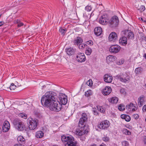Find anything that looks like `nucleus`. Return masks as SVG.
Returning a JSON list of instances; mask_svg holds the SVG:
<instances>
[{
    "mask_svg": "<svg viewBox=\"0 0 146 146\" xmlns=\"http://www.w3.org/2000/svg\"><path fill=\"white\" fill-rule=\"evenodd\" d=\"M56 96L55 92L52 91L47 92L42 96L41 99V103L48 107Z\"/></svg>",
    "mask_w": 146,
    "mask_h": 146,
    "instance_id": "1",
    "label": "nucleus"
},
{
    "mask_svg": "<svg viewBox=\"0 0 146 146\" xmlns=\"http://www.w3.org/2000/svg\"><path fill=\"white\" fill-rule=\"evenodd\" d=\"M62 107L61 104H60V102L57 100V99L56 98L52 102V103L48 108L52 111L57 112L60 110Z\"/></svg>",
    "mask_w": 146,
    "mask_h": 146,
    "instance_id": "2",
    "label": "nucleus"
},
{
    "mask_svg": "<svg viewBox=\"0 0 146 146\" xmlns=\"http://www.w3.org/2000/svg\"><path fill=\"white\" fill-rule=\"evenodd\" d=\"M27 123L29 125V129L31 130H33L37 128L38 121L37 119L29 117L27 119Z\"/></svg>",
    "mask_w": 146,
    "mask_h": 146,
    "instance_id": "3",
    "label": "nucleus"
},
{
    "mask_svg": "<svg viewBox=\"0 0 146 146\" xmlns=\"http://www.w3.org/2000/svg\"><path fill=\"white\" fill-rule=\"evenodd\" d=\"M13 124L15 128L19 131H23L25 127L24 123L21 120L15 119L13 121Z\"/></svg>",
    "mask_w": 146,
    "mask_h": 146,
    "instance_id": "4",
    "label": "nucleus"
},
{
    "mask_svg": "<svg viewBox=\"0 0 146 146\" xmlns=\"http://www.w3.org/2000/svg\"><path fill=\"white\" fill-rule=\"evenodd\" d=\"M108 23L109 26L111 27H117L119 24V20L118 17L114 16L111 18L109 20Z\"/></svg>",
    "mask_w": 146,
    "mask_h": 146,
    "instance_id": "5",
    "label": "nucleus"
},
{
    "mask_svg": "<svg viewBox=\"0 0 146 146\" xmlns=\"http://www.w3.org/2000/svg\"><path fill=\"white\" fill-rule=\"evenodd\" d=\"M61 138L62 142L66 144L65 146H73V140L71 137L63 135Z\"/></svg>",
    "mask_w": 146,
    "mask_h": 146,
    "instance_id": "6",
    "label": "nucleus"
},
{
    "mask_svg": "<svg viewBox=\"0 0 146 146\" xmlns=\"http://www.w3.org/2000/svg\"><path fill=\"white\" fill-rule=\"evenodd\" d=\"M79 128L77 129L75 133V134L78 137L82 136L83 135L87 134L88 133V131L87 129H84V125H80Z\"/></svg>",
    "mask_w": 146,
    "mask_h": 146,
    "instance_id": "7",
    "label": "nucleus"
},
{
    "mask_svg": "<svg viewBox=\"0 0 146 146\" xmlns=\"http://www.w3.org/2000/svg\"><path fill=\"white\" fill-rule=\"evenodd\" d=\"M110 123L109 121L105 120L99 123L97 126L100 129H106L110 126Z\"/></svg>",
    "mask_w": 146,
    "mask_h": 146,
    "instance_id": "8",
    "label": "nucleus"
},
{
    "mask_svg": "<svg viewBox=\"0 0 146 146\" xmlns=\"http://www.w3.org/2000/svg\"><path fill=\"white\" fill-rule=\"evenodd\" d=\"M116 77L121 82L124 83L129 82V76L126 74H122L120 75H117Z\"/></svg>",
    "mask_w": 146,
    "mask_h": 146,
    "instance_id": "9",
    "label": "nucleus"
},
{
    "mask_svg": "<svg viewBox=\"0 0 146 146\" xmlns=\"http://www.w3.org/2000/svg\"><path fill=\"white\" fill-rule=\"evenodd\" d=\"M87 117L86 113H83L82 114V117L80 118L78 124V125L80 127V125H84L85 127V123L87 121Z\"/></svg>",
    "mask_w": 146,
    "mask_h": 146,
    "instance_id": "10",
    "label": "nucleus"
},
{
    "mask_svg": "<svg viewBox=\"0 0 146 146\" xmlns=\"http://www.w3.org/2000/svg\"><path fill=\"white\" fill-rule=\"evenodd\" d=\"M76 59L78 62L82 63L85 61L86 57L83 53H79L76 55Z\"/></svg>",
    "mask_w": 146,
    "mask_h": 146,
    "instance_id": "11",
    "label": "nucleus"
},
{
    "mask_svg": "<svg viewBox=\"0 0 146 146\" xmlns=\"http://www.w3.org/2000/svg\"><path fill=\"white\" fill-rule=\"evenodd\" d=\"M121 49L120 47L117 45L111 46L110 48L109 51L111 52L116 53L118 52Z\"/></svg>",
    "mask_w": 146,
    "mask_h": 146,
    "instance_id": "12",
    "label": "nucleus"
},
{
    "mask_svg": "<svg viewBox=\"0 0 146 146\" xmlns=\"http://www.w3.org/2000/svg\"><path fill=\"white\" fill-rule=\"evenodd\" d=\"M117 36L115 32H112L110 35L109 40L110 42H115L117 40Z\"/></svg>",
    "mask_w": 146,
    "mask_h": 146,
    "instance_id": "13",
    "label": "nucleus"
},
{
    "mask_svg": "<svg viewBox=\"0 0 146 146\" xmlns=\"http://www.w3.org/2000/svg\"><path fill=\"white\" fill-rule=\"evenodd\" d=\"M123 32L124 35L128 38L131 39L134 36L133 33L130 30H125Z\"/></svg>",
    "mask_w": 146,
    "mask_h": 146,
    "instance_id": "14",
    "label": "nucleus"
},
{
    "mask_svg": "<svg viewBox=\"0 0 146 146\" xmlns=\"http://www.w3.org/2000/svg\"><path fill=\"white\" fill-rule=\"evenodd\" d=\"M10 128V125L9 122L7 121H5L3 123V130L4 132H7Z\"/></svg>",
    "mask_w": 146,
    "mask_h": 146,
    "instance_id": "15",
    "label": "nucleus"
},
{
    "mask_svg": "<svg viewBox=\"0 0 146 146\" xmlns=\"http://www.w3.org/2000/svg\"><path fill=\"white\" fill-rule=\"evenodd\" d=\"M111 92V88L106 86L102 91V94L104 95H109Z\"/></svg>",
    "mask_w": 146,
    "mask_h": 146,
    "instance_id": "16",
    "label": "nucleus"
},
{
    "mask_svg": "<svg viewBox=\"0 0 146 146\" xmlns=\"http://www.w3.org/2000/svg\"><path fill=\"white\" fill-rule=\"evenodd\" d=\"M104 81L106 82L110 83L113 80V78L111 76L108 74H106L104 78Z\"/></svg>",
    "mask_w": 146,
    "mask_h": 146,
    "instance_id": "17",
    "label": "nucleus"
},
{
    "mask_svg": "<svg viewBox=\"0 0 146 146\" xmlns=\"http://www.w3.org/2000/svg\"><path fill=\"white\" fill-rule=\"evenodd\" d=\"M108 19L106 17V16L103 15L100 18L99 23L103 25H106L107 23Z\"/></svg>",
    "mask_w": 146,
    "mask_h": 146,
    "instance_id": "18",
    "label": "nucleus"
},
{
    "mask_svg": "<svg viewBox=\"0 0 146 146\" xmlns=\"http://www.w3.org/2000/svg\"><path fill=\"white\" fill-rule=\"evenodd\" d=\"M145 98V97L144 96H141L138 98V104L139 107H141L144 104Z\"/></svg>",
    "mask_w": 146,
    "mask_h": 146,
    "instance_id": "19",
    "label": "nucleus"
},
{
    "mask_svg": "<svg viewBox=\"0 0 146 146\" xmlns=\"http://www.w3.org/2000/svg\"><path fill=\"white\" fill-rule=\"evenodd\" d=\"M60 99V101L62 104L65 105L67 102V97L66 95L61 96Z\"/></svg>",
    "mask_w": 146,
    "mask_h": 146,
    "instance_id": "20",
    "label": "nucleus"
},
{
    "mask_svg": "<svg viewBox=\"0 0 146 146\" xmlns=\"http://www.w3.org/2000/svg\"><path fill=\"white\" fill-rule=\"evenodd\" d=\"M94 31L96 35L99 36L101 35L102 32V29L100 27H97L95 28Z\"/></svg>",
    "mask_w": 146,
    "mask_h": 146,
    "instance_id": "21",
    "label": "nucleus"
},
{
    "mask_svg": "<svg viewBox=\"0 0 146 146\" xmlns=\"http://www.w3.org/2000/svg\"><path fill=\"white\" fill-rule=\"evenodd\" d=\"M119 43L122 45H125L127 43V38L125 36L122 37L119 39Z\"/></svg>",
    "mask_w": 146,
    "mask_h": 146,
    "instance_id": "22",
    "label": "nucleus"
},
{
    "mask_svg": "<svg viewBox=\"0 0 146 146\" xmlns=\"http://www.w3.org/2000/svg\"><path fill=\"white\" fill-rule=\"evenodd\" d=\"M115 59V57L112 55L108 56L106 58L107 62L108 64L114 61Z\"/></svg>",
    "mask_w": 146,
    "mask_h": 146,
    "instance_id": "23",
    "label": "nucleus"
},
{
    "mask_svg": "<svg viewBox=\"0 0 146 146\" xmlns=\"http://www.w3.org/2000/svg\"><path fill=\"white\" fill-rule=\"evenodd\" d=\"M83 42V40L80 37H77L75 39L74 42V44L78 46L80 44Z\"/></svg>",
    "mask_w": 146,
    "mask_h": 146,
    "instance_id": "24",
    "label": "nucleus"
},
{
    "mask_svg": "<svg viewBox=\"0 0 146 146\" xmlns=\"http://www.w3.org/2000/svg\"><path fill=\"white\" fill-rule=\"evenodd\" d=\"M44 136V133L43 132L41 131H39L36 132L35 134V136L37 138H41Z\"/></svg>",
    "mask_w": 146,
    "mask_h": 146,
    "instance_id": "25",
    "label": "nucleus"
},
{
    "mask_svg": "<svg viewBox=\"0 0 146 146\" xmlns=\"http://www.w3.org/2000/svg\"><path fill=\"white\" fill-rule=\"evenodd\" d=\"M126 108L128 109H131L132 111H134L137 109L136 107L134 106V104H130L129 105H127Z\"/></svg>",
    "mask_w": 146,
    "mask_h": 146,
    "instance_id": "26",
    "label": "nucleus"
},
{
    "mask_svg": "<svg viewBox=\"0 0 146 146\" xmlns=\"http://www.w3.org/2000/svg\"><path fill=\"white\" fill-rule=\"evenodd\" d=\"M118 101V99L116 97H112L109 100V101L112 103H117Z\"/></svg>",
    "mask_w": 146,
    "mask_h": 146,
    "instance_id": "27",
    "label": "nucleus"
},
{
    "mask_svg": "<svg viewBox=\"0 0 146 146\" xmlns=\"http://www.w3.org/2000/svg\"><path fill=\"white\" fill-rule=\"evenodd\" d=\"M14 23L17 25V27H20L24 25V24L19 20L15 21Z\"/></svg>",
    "mask_w": 146,
    "mask_h": 146,
    "instance_id": "28",
    "label": "nucleus"
},
{
    "mask_svg": "<svg viewBox=\"0 0 146 146\" xmlns=\"http://www.w3.org/2000/svg\"><path fill=\"white\" fill-rule=\"evenodd\" d=\"M66 52L67 54L69 56H72L73 54V49L69 48L67 49Z\"/></svg>",
    "mask_w": 146,
    "mask_h": 146,
    "instance_id": "29",
    "label": "nucleus"
},
{
    "mask_svg": "<svg viewBox=\"0 0 146 146\" xmlns=\"http://www.w3.org/2000/svg\"><path fill=\"white\" fill-rule=\"evenodd\" d=\"M92 94V92L90 90H88L86 92H85V95L87 97H89Z\"/></svg>",
    "mask_w": 146,
    "mask_h": 146,
    "instance_id": "30",
    "label": "nucleus"
},
{
    "mask_svg": "<svg viewBox=\"0 0 146 146\" xmlns=\"http://www.w3.org/2000/svg\"><path fill=\"white\" fill-rule=\"evenodd\" d=\"M17 140L18 142H20L22 143V142H24L25 141V139L23 136L20 135L18 137Z\"/></svg>",
    "mask_w": 146,
    "mask_h": 146,
    "instance_id": "31",
    "label": "nucleus"
},
{
    "mask_svg": "<svg viewBox=\"0 0 146 146\" xmlns=\"http://www.w3.org/2000/svg\"><path fill=\"white\" fill-rule=\"evenodd\" d=\"M19 116L23 119H26L27 118V114L25 113H20L18 115Z\"/></svg>",
    "mask_w": 146,
    "mask_h": 146,
    "instance_id": "32",
    "label": "nucleus"
},
{
    "mask_svg": "<svg viewBox=\"0 0 146 146\" xmlns=\"http://www.w3.org/2000/svg\"><path fill=\"white\" fill-rule=\"evenodd\" d=\"M78 46L80 49H82L86 47H87V45L86 44H82V43L80 44Z\"/></svg>",
    "mask_w": 146,
    "mask_h": 146,
    "instance_id": "33",
    "label": "nucleus"
},
{
    "mask_svg": "<svg viewBox=\"0 0 146 146\" xmlns=\"http://www.w3.org/2000/svg\"><path fill=\"white\" fill-rule=\"evenodd\" d=\"M142 69L141 68H136L135 70V72L136 74H138L142 71Z\"/></svg>",
    "mask_w": 146,
    "mask_h": 146,
    "instance_id": "34",
    "label": "nucleus"
},
{
    "mask_svg": "<svg viewBox=\"0 0 146 146\" xmlns=\"http://www.w3.org/2000/svg\"><path fill=\"white\" fill-rule=\"evenodd\" d=\"M124 62V60L123 58H121L119 59L117 62V64L118 65H120L123 64Z\"/></svg>",
    "mask_w": 146,
    "mask_h": 146,
    "instance_id": "35",
    "label": "nucleus"
},
{
    "mask_svg": "<svg viewBox=\"0 0 146 146\" xmlns=\"http://www.w3.org/2000/svg\"><path fill=\"white\" fill-rule=\"evenodd\" d=\"M123 133L125 134L130 135L131 134L130 132L126 129H124L123 130Z\"/></svg>",
    "mask_w": 146,
    "mask_h": 146,
    "instance_id": "36",
    "label": "nucleus"
},
{
    "mask_svg": "<svg viewBox=\"0 0 146 146\" xmlns=\"http://www.w3.org/2000/svg\"><path fill=\"white\" fill-rule=\"evenodd\" d=\"M59 31L62 35H64L66 32V29H63L62 28H60L59 30Z\"/></svg>",
    "mask_w": 146,
    "mask_h": 146,
    "instance_id": "37",
    "label": "nucleus"
},
{
    "mask_svg": "<svg viewBox=\"0 0 146 146\" xmlns=\"http://www.w3.org/2000/svg\"><path fill=\"white\" fill-rule=\"evenodd\" d=\"M98 110L101 113H104L105 109L102 106H98L97 107Z\"/></svg>",
    "mask_w": 146,
    "mask_h": 146,
    "instance_id": "38",
    "label": "nucleus"
},
{
    "mask_svg": "<svg viewBox=\"0 0 146 146\" xmlns=\"http://www.w3.org/2000/svg\"><path fill=\"white\" fill-rule=\"evenodd\" d=\"M92 49L90 48H88L86 51V53L88 55H90Z\"/></svg>",
    "mask_w": 146,
    "mask_h": 146,
    "instance_id": "39",
    "label": "nucleus"
},
{
    "mask_svg": "<svg viewBox=\"0 0 146 146\" xmlns=\"http://www.w3.org/2000/svg\"><path fill=\"white\" fill-rule=\"evenodd\" d=\"M16 87V86L14 85L13 83H12L11 84V86H10V89L11 90H14Z\"/></svg>",
    "mask_w": 146,
    "mask_h": 146,
    "instance_id": "40",
    "label": "nucleus"
},
{
    "mask_svg": "<svg viewBox=\"0 0 146 146\" xmlns=\"http://www.w3.org/2000/svg\"><path fill=\"white\" fill-rule=\"evenodd\" d=\"M118 109L120 111H123L125 110L124 106L122 104H120L118 107Z\"/></svg>",
    "mask_w": 146,
    "mask_h": 146,
    "instance_id": "41",
    "label": "nucleus"
},
{
    "mask_svg": "<svg viewBox=\"0 0 146 146\" xmlns=\"http://www.w3.org/2000/svg\"><path fill=\"white\" fill-rule=\"evenodd\" d=\"M92 9V7L90 6L87 5L85 7V10L87 12L90 11Z\"/></svg>",
    "mask_w": 146,
    "mask_h": 146,
    "instance_id": "42",
    "label": "nucleus"
},
{
    "mask_svg": "<svg viewBox=\"0 0 146 146\" xmlns=\"http://www.w3.org/2000/svg\"><path fill=\"white\" fill-rule=\"evenodd\" d=\"M102 140L105 142H108L109 141V138L107 136L104 137L102 138Z\"/></svg>",
    "mask_w": 146,
    "mask_h": 146,
    "instance_id": "43",
    "label": "nucleus"
},
{
    "mask_svg": "<svg viewBox=\"0 0 146 146\" xmlns=\"http://www.w3.org/2000/svg\"><path fill=\"white\" fill-rule=\"evenodd\" d=\"M128 144L129 143L128 142L126 141H124L122 142V146H127Z\"/></svg>",
    "mask_w": 146,
    "mask_h": 146,
    "instance_id": "44",
    "label": "nucleus"
},
{
    "mask_svg": "<svg viewBox=\"0 0 146 146\" xmlns=\"http://www.w3.org/2000/svg\"><path fill=\"white\" fill-rule=\"evenodd\" d=\"M87 84L89 86H92V81L91 80H89L87 82Z\"/></svg>",
    "mask_w": 146,
    "mask_h": 146,
    "instance_id": "45",
    "label": "nucleus"
},
{
    "mask_svg": "<svg viewBox=\"0 0 146 146\" xmlns=\"http://www.w3.org/2000/svg\"><path fill=\"white\" fill-rule=\"evenodd\" d=\"M125 119L127 121H129L130 120L131 118L129 115H127Z\"/></svg>",
    "mask_w": 146,
    "mask_h": 146,
    "instance_id": "46",
    "label": "nucleus"
},
{
    "mask_svg": "<svg viewBox=\"0 0 146 146\" xmlns=\"http://www.w3.org/2000/svg\"><path fill=\"white\" fill-rule=\"evenodd\" d=\"M133 118L135 119H137L139 118V115L137 114H135L133 115Z\"/></svg>",
    "mask_w": 146,
    "mask_h": 146,
    "instance_id": "47",
    "label": "nucleus"
},
{
    "mask_svg": "<svg viewBox=\"0 0 146 146\" xmlns=\"http://www.w3.org/2000/svg\"><path fill=\"white\" fill-rule=\"evenodd\" d=\"M145 9V7L144 5H142L141 6L140 8V11H144Z\"/></svg>",
    "mask_w": 146,
    "mask_h": 146,
    "instance_id": "48",
    "label": "nucleus"
},
{
    "mask_svg": "<svg viewBox=\"0 0 146 146\" xmlns=\"http://www.w3.org/2000/svg\"><path fill=\"white\" fill-rule=\"evenodd\" d=\"M120 92L123 94H125V90L124 88H121L120 90Z\"/></svg>",
    "mask_w": 146,
    "mask_h": 146,
    "instance_id": "49",
    "label": "nucleus"
},
{
    "mask_svg": "<svg viewBox=\"0 0 146 146\" xmlns=\"http://www.w3.org/2000/svg\"><path fill=\"white\" fill-rule=\"evenodd\" d=\"M74 146H80V145L77 141H74Z\"/></svg>",
    "mask_w": 146,
    "mask_h": 146,
    "instance_id": "50",
    "label": "nucleus"
},
{
    "mask_svg": "<svg viewBox=\"0 0 146 146\" xmlns=\"http://www.w3.org/2000/svg\"><path fill=\"white\" fill-rule=\"evenodd\" d=\"M89 15V14L88 13L86 14V13H84L83 14V17L86 18H87V19L88 18V17Z\"/></svg>",
    "mask_w": 146,
    "mask_h": 146,
    "instance_id": "51",
    "label": "nucleus"
},
{
    "mask_svg": "<svg viewBox=\"0 0 146 146\" xmlns=\"http://www.w3.org/2000/svg\"><path fill=\"white\" fill-rule=\"evenodd\" d=\"M93 42L91 40H89L88 41L87 44L90 45L93 44Z\"/></svg>",
    "mask_w": 146,
    "mask_h": 146,
    "instance_id": "52",
    "label": "nucleus"
},
{
    "mask_svg": "<svg viewBox=\"0 0 146 146\" xmlns=\"http://www.w3.org/2000/svg\"><path fill=\"white\" fill-rule=\"evenodd\" d=\"M126 115H121V117L122 119H125V117L126 116Z\"/></svg>",
    "mask_w": 146,
    "mask_h": 146,
    "instance_id": "53",
    "label": "nucleus"
},
{
    "mask_svg": "<svg viewBox=\"0 0 146 146\" xmlns=\"http://www.w3.org/2000/svg\"><path fill=\"white\" fill-rule=\"evenodd\" d=\"M93 111L94 113V114L95 115H98V113L97 112V110H95V109H93Z\"/></svg>",
    "mask_w": 146,
    "mask_h": 146,
    "instance_id": "54",
    "label": "nucleus"
},
{
    "mask_svg": "<svg viewBox=\"0 0 146 146\" xmlns=\"http://www.w3.org/2000/svg\"><path fill=\"white\" fill-rule=\"evenodd\" d=\"M142 110L143 111H146V105H145L143 106Z\"/></svg>",
    "mask_w": 146,
    "mask_h": 146,
    "instance_id": "55",
    "label": "nucleus"
},
{
    "mask_svg": "<svg viewBox=\"0 0 146 146\" xmlns=\"http://www.w3.org/2000/svg\"><path fill=\"white\" fill-rule=\"evenodd\" d=\"M143 140L145 144L146 145V137L144 136L143 137Z\"/></svg>",
    "mask_w": 146,
    "mask_h": 146,
    "instance_id": "56",
    "label": "nucleus"
},
{
    "mask_svg": "<svg viewBox=\"0 0 146 146\" xmlns=\"http://www.w3.org/2000/svg\"><path fill=\"white\" fill-rule=\"evenodd\" d=\"M5 24V23L3 21H0V27L3 25Z\"/></svg>",
    "mask_w": 146,
    "mask_h": 146,
    "instance_id": "57",
    "label": "nucleus"
},
{
    "mask_svg": "<svg viewBox=\"0 0 146 146\" xmlns=\"http://www.w3.org/2000/svg\"><path fill=\"white\" fill-rule=\"evenodd\" d=\"M100 146H107L104 143H102Z\"/></svg>",
    "mask_w": 146,
    "mask_h": 146,
    "instance_id": "58",
    "label": "nucleus"
},
{
    "mask_svg": "<svg viewBox=\"0 0 146 146\" xmlns=\"http://www.w3.org/2000/svg\"><path fill=\"white\" fill-rule=\"evenodd\" d=\"M143 56L145 59H146V53L144 54H143Z\"/></svg>",
    "mask_w": 146,
    "mask_h": 146,
    "instance_id": "59",
    "label": "nucleus"
},
{
    "mask_svg": "<svg viewBox=\"0 0 146 146\" xmlns=\"http://www.w3.org/2000/svg\"><path fill=\"white\" fill-rule=\"evenodd\" d=\"M90 146H96V145L93 144L92 145H90Z\"/></svg>",
    "mask_w": 146,
    "mask_h": 146,
    "instance_id": "60",
    "label": "nucleus"
},
{
    "mask_svg": "<svg viewBox=\"0 0 146 146\" xmlns=\"http://www.w3.org/2000/svg\"><path fill=\"white\" fill-rule=\"evenodd\" d=\"M139 19L140 20H141L142 21H143V18H142L141 17V18H139Z\"/></svg>",
    "mask_w": 146,
    "mask_h": 146,
    "instance_id": "61",
    "label": "nucleus"
},
{
    "mask_svg": "<svg viewBox=\"0 0 146 146\" xmlns=\"http://www.w3.org/2000/svg\"><path fill=\"white\" fill-rule=\"evenodd\" d=\"M78 19V17H76V18L75 19L76 20H77Z\"/></svg>",
    "mask_w": 146,
    "mask_h": 146,
    "instance_id": "62",
    "label": "nucleus"
},
{
    "mask_svg": "<svg viewBox=\"0 0 146 146\" xmlns=\"http://www.w3.org/2000/svg\"><path fill=\"white\" fill-rule=\"evenodd\" d=\"M52 146H58L57 145H53Z\"/></svg>",
    "mask_w": 146,
    "mask_h": 146,
    "instance_id": "63",
    "label": "nucleus"
},
{
    "mask_svg": "<svg viewBox=\"0 0 146 146\" xmlns=\"http://www.w3.org/2000/svg\"><path fill=\"white\" fill-rule=\"evenodd\" d=\"M145 40H146V37H145Z\"/></svg>",
    "mask_w": 146,
    "mask_h": 146,
    "instance_id": "64",
    "label": "nucleus"
}]
</instances>
